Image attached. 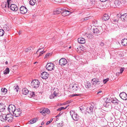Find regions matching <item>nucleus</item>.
Masks as SVG:
<instances>
[{
  "mask_svg": "<svg viewBox=\"0 0 127 127\" xmlns=\"http://www.w3.org/2000/svg\"><path fill=\"white\" fill-rule=\"evenodd\" d=\"M78 42L80 44H84L85 42V39L83 38H79L78 39Z\"/></svg>",
  "mask_w": 127,
  "mask_h": 127,
  "instance_id": "5701e85b",
  "label": "nucleus"
},
{
  "mask_svg": "<svg viewBox=\"0 0 127 127\" xmlns=\"http://www.w3.org/2000/svg\"><path fill=\"white\" fill-rule=\"evenodd\" d=\"M124 68H121L120 69V74L122 73L123 71H124Z\"/></svg>",
  "mask_w": 127,
  "mask_h": 127,
  "instance_id": "de8ad7c7",
  "label": "nucleus"
},
{
  "mask_svg": "<svg viewBox=\"0 0 127 127\" xmlns=\"http://www.w3.org/2000/svg\"><path fill=\"white\" fill-rule=\"evenodd\" d=\"M100 0L101 2H104L106 1L107 0Z\"/></svg>",
  "mask_w": 127,
  "mask_h": 127,
  "instance_id": "052dcab7",
  "label": "nucleus"
},
{
  "mask_svg": "<svg viewBox=\"0 0 127 127\" xmlns=\"http://www.w3.org/2000/svg\"><path fill=\"white\" fill-rule=\"evenodd\" d=\"M14 90L17 92H18L19 90V88H18V86H14Z\"/></svg>",
  "mask_w": 127,
  "mask_h": 127,
  "instance_id": "a19ab883",
  "label": "nucleus"
},
{
  "mask_svg": "<svg viewBox=\"0 0 127 127\" xmlns=\"http://www.w3.org/2000/svg\"><path fill=\"white\" fill-rule=\"evenodd\" d=\"M118 22V20L116 19H114L113 21V22L114 23H115L116 24V23H117Z\"/></svg>",
  "mask_w": 127,
  "mask_h": 127,
  "instance_id": "8fccbe9b",
  "label": "nucleus"
},
{
  "mask_svg": "<svg viewBox=\"0 0 127 127\" xmlns=\"http://www.w3.org/2000/svg\"><path fill=\"white\" fill-rule=\"evenodd\" d=\"M92 84L95 86L96 84L98 85L100 83V81L98 79L94 78L92 80Z\"/></svg>",
  "mask_w": 127,
  "mask_h": 127,
  "instance_id": "4468645a",
  "label": "nucleus"
},
{
  "mask_svg": "<svg viewBox=\"0 0 127 127\" xmlns=\"http://www.w3.org/2000/svg\"><path fill=\"white\" fill-rule=\"evenodd\" d=\"M72 101V100H69L67 101L66 102L67 103H71Z\"/></svg>",
  "mask_w": 127,
  "mask_h": 127,
  "instance_id": "6e6d98bb",
  "label": "nucleus"
},
{
  "mask_svg": "<svg viewBox=\"0 0 127 127\" xmlns=\"http://www.w3.org/2000/svg\"><path fill=\"white\" fill-rule=\"evenodd\" d=\"M91 86V84L89 82H87L85 84V86L87 88H90Z\"/></svg>",
  "mask_w": 127,
  "mask_h": 127,
  "instance_id": "473e14b6",
  "label": "nucleus"
},
{
  "mask_svg": "<svg viewBox=\"0 0 127 127\" xmlns=\"http://www.w3.org/2000/svg\"><path fill=\"white\" fill-rule=\"evenodd\" d=\"M59 9H60V11H61L62 12H62L63 11H64L65 9H64L63 8H59Z\"/></svg>",
  "mask_w": 127,
  "mask_h": 127,
  "instance_id": "864d4df0",
  "label": "nucleus"
},
{
  "mask_svg": "<svg viewBox=\"0 0 127 127\" xmlns=\"http://www.w3.org/2000/svg\"><path fill=\"white\" fill-rule=\"evenodd\" d=\"M4 31V30L5 31H8L9 30V28L7 25H4V26L3 28Z\"/></svg>",
  "mask_w": 127,
  "mask_h": 127,
  "instance_id": "c756f323",
  "label": "nucleus"
},
{
  "mask_svg": "<svg viewBox=\"0 0 127 127\" xmlns=\"http://www.w3.org/2000/svg\"><path fill=\"white\" fill-rule=\"evenodd\" d=\"M104 106L106 107L109 108L110 109L112 108V106L110 103H105L104 104Z\"/></svg>",
  "mask_w": 127,
  "mask_h": 127,
  "instance_id": "393cba45",
  "label": "nucleus"
},
{
  "mask_svg": "<svg viewBox=\"0 0 127 127\" xmlns=\"http://www.w3.org/2000/svg\"><path fill=\"white\" fill-rule=\"evenodd\" d=\"M9 72V68L7 67L6 68L5 70L4 71L3 73L4 74L6 75L8 74Z\"/></svg>",
  "mask_w": 127,
  "mask_h": 127,
  "instance_id": "2f4dec72",
  "label": "nucleus"
},
{
  "mask_svg": "<svg viewBox=\"0 0 127 127\" xmlns=\"http://www.w3.org/2000/svg\"><path fill=\"white\" fill-rule=\"evenodd\" d=\"M89 19V17H87L86 18H85L84 19H82V20L83 21H84L87 20H88Z\"/></svg>",
  "mask_w": 127,
  "mask_h": 127,
  "instance_id": "49530a36",
  "label": "nucleus"
},
{
  "mask_svg": "<svg viewBox=\"0 0 127 127\" xmlns=\"http://www.w3.org/2000/svg\"><path fill=\"white\" fill-rule=\"evenodd\" d=\"M41 76L43 79H46L48 77L49 74L48 73L44 72L41 74Z\"/></svg>",
  "mask_w": 127,
  "mask_h": 127,
  "instance_id": "dca6fc26",
  "label": "nucleus"
},
{
  "mask_svg": "<svg viewBox=\"0 0 127 127\" xmlns=\"http://www.w3.org/2000/svg\"><path fill=\"white\" fill-rule=\"evenodd\" d=\"M39 112L44 116H45L46 114H49L50 113L49 110L46 108L41 109L39 111Z\"/></svg>",
  "mask_w": 127,
  "mask_h": 127,
  "instance_id": "39448f33",
  "label": "nucleus"
},
{
  "mask_svg": "<svg viewBox=\"0 0 127 127\" xmlns=\"http://www.w3.org/2000/svg\"><path fill=\"white\" fill-rule=\"evenodd\" d=\"M51 122L50 121H47L46 124V125H49Z\"/></svg>",
  "mask_w": 127,
  "mask_h": 127,
  "instance_id": "5fc2aeb1",
  "label": "nucleus"
},
{
  "mask_svg": "<svg viewBox=\"0 0 127 127\" xmlns=\"http://www.w3.org/2000/svg\"><path fill=\"white\" fill-rule=\"evenodd\" d=\"M120 96L123 100H126L127 99V95L125 92L121 93L120 94Z\"/></svg>",
  "mask_w": 127,
  "mask_h": 127,
  "instance_id": "9b49d317",
  "label": "nucleus"
},
{
  "mask_svg": "<svg viewBox=\"0 0 127 127\" xmlns=\"http://www.w3.org/2000/svg\"><path fill=\"white\" fill-rule=\"evenodd\" d=\"M102 91H99L98 92H97V94H98L99 93H101L102 92Z\"/></svg>",
  "mask_w": 127,
  "mask_h": 127,
  "instance_id": "680f3d73",
  "label": "nucleus"
},
{
  "mask_svg": "<svg viewBox=\"0 0 127 127\" xmlns=\"http://www.w3.org/2000/svg\"><path fill=\"white\" fill-rule=\"evenodd\" d=\"M54 95L53 94H52L49 96V97L50 99H52L54 98Z\"/></svg>",
  "mask_w": 127,
  "mask_h": 127,
  "instance_id": "a18cd8bd",
  "label": "nucleus"
},
{
  "mask_svg": "<svg viewBox=\"0 0 127 127\" xmlns=\"http://www.w3.org/2000/svg\"><path fill=\"white\" fill-rule=\"evenodd\" d=\"M58 90L57 88H52L51 90V92L52 93H53V94L54 95V96H56L57 95V94H58Z\"/></svg>",
  "mask_w": 127,
  "mask_h": 127,
  "instance_id": "aec40b11",
  "label": "nucleus"
},
{
  "mask_svg": "<svg viewBox=\"0 0 127 127\" xmlns=\"http://www.w3.org/2000/svg\"><path fill=\"white\" fill-rule=\"evenodd\" d=\"M62 114V113H60L59 114L57 115L56 117L57 118L59 116H60V115H61Z\"/></svg>",
  "mask_w": 127,
  "mask_h": 127,
  "instance_id": "4d7b16f0",
  "label": "nucleus"
},
{
  "mask_svg": "<svg viewBox=\"0 0 127 127\" xmlns=\"http://www.w3.org/2000/svg\"><path fill=\"white\" fill-rule=\"evenodd\" d=\"M45 51H44L43 50H42L41 51H40V53L39 54L38 57H39L40 56H41L42 54L45 53Z\"/></svg>",
  "mask_w": 127,
  "mask_h": 127,
  "instance_id": "37998d69",
  "label": "nucleus"
},
{
  "mask_svg": "<svg viewBox=\"0 0 127 127\" xmlns=\"http://www.w3.org/2000/svg\"><path fill=\"white\" fill-rule=\"evenodd\" d=\"M4 32L3 29H0V36H2L4 35Z\"/></svg>",
  "mask_w": 127,
  "mask_h": 127,
  "instance_id": "e433bc0d",
  "label": "nucleus"
},
{
  "mask_svg": "<svg viewBox=\"0 0 127 127\" xmlns=\"http://www.w3.org/2000/svg\"><path fill=\"white\" fill-rule=\"evenodd\" d=\"M40 82L39 81L36 79L32 80L31 83V85L33 88H36L39 87Z\"/></svg>",
  "mask_w": 127,
  "mask_h": 127,
  "instance_id": "7ed1b4c3",
  "label": "nucleus"
},
{
  "mask_svg": "<svg viewBox=\"0 0 127 127\" xmlns=\"http://www.w3.org/2000/svg\"><path fill=\"white\" fill-rule=\"evenodd\" d=\"M46 69L48 71H52L54 68V65L52 63H48L46 66Z\"/></svg>",
  "mask_w": 127,
  "mask_h": 127,
  "instance_id": "20e7f679",
  "label": "nucleus"
},
{
  "mask_svg": "<svg viewBox=\"0 0 127 127\" xmlns=\"http://www.w3.org/2000/svg\"><path fill=\"white\" fill-rule=\"evenodd\" d=\"M109 16L108 14H104L102 18V19L104 21L108 20L109 19Z\"/></svg>",
  "mask_w": 127,
  "mask_h": 127,
  "instance_id": "a878e982",
  "label": "nucleus"
},
{
  "mask_svg": "<svg viewBox=\"0 0 127 127\" xmlns=\"http://www.w3.org/2000/svg\"><path fill=\"white\" fill-rule=\"evenodd\" d=\"M11 0H7V3H6L5 4H3L2 5V7L4 8V10H5L6 9H4L5 8H9V2Z\"/></svg>",
  "mask_w": 127,
  "mask_h": 127,
  "instance_id": "2eb2a0df",
  "label": "nucleus"
},
{
  "mask_svg": "<svg viewBox=\"0 0 127 127\" xmlns=\"http://www.w3.org/2000/svg\"><path fill=\"white\" fill-rule=\"evenodd\" d=\"M69 88L73 92L79 93L78 94L72 95V96L81 95V94L85 92V90L82 87L80 89V88L79 87L78 85L76 84H74L73 85H70Z\"/></svg>",
  "mask_w": 127,
  "mask_h": 127,
  "instance_id": "f257e3e1",
  "label": "nucleus"
},
{
  "mask_svg": "<svg viewBox=\"0 0 127 127\" xmlns=\"http://www.w3.org/2000/svg\"><path fill=\"white\" fill-rule=\"evenodd\" d=\"M20 13L23 14L26 13L27 11V9L24 6H22L20 8Z\"/></svg>",
  "mask_w": 127,
  "mask_h": 127,
  "instance_id": "f8f14e48",
  "label": "nucleus"
},
{
  "mask_svg": "<svg viewBox=\"0 0 127 127\" xmlns=\"http://www.w3.org/2000/svg\"><path fill=\"white\" fill-rule=\"evenodd\" d=\"M94 108V106L92 105L90 106L87 107H86V112L90 114H92L93 112Z\"/></svg>",
  "mask_w": 127,
  "mask_h": 127,
  "instance_id": "6e6552de",
  "label": "nucleus"
},
{
  "mask_svg": "<svg viewBox=\"0 0 127 127\" xmlns=\"http://www.w3.org/2000/svg\"><path fill=\"white\" fill-rule=\"evenodd\" d=\"M32 95H34V92H32Z\"/></svg>",
  "mask_w": 127,
  "mask_h": 127,
  "instance_id": "774afa93",
  "label": "nucleus"
},
{
  "mask_svg": "<svg viewBox=\"0 0 127 127\" xmlns=\"http://www.w3.org/2000/svg\"><path fill=\"white\" fill-rule=\"evenodd\" d=\"M51 54L50 53H48L46 54L45 56V58H47L49 56V55H50Z\"/></svg>",
  "mask_w": 127,
  "mask_h": 127,
  "instance_id": "603ef678",
  "label": "nucleus"
},
{
  "mask_svg": "<svg viewBox=\"0 0 127 127\" xmlns=\"http://www.w3.org/2000/svg\"><path fill=\"white\" fill-rule=\"evenodd\" d=\"M105 99H106L105 103H110V102L111 101V99L110 98L108 97H106L105 98Z\"/></svg>",
  "mask_w": 127,
  "mask_h": 127,
  "instance_id": "f704fd0d",
  "label": "nucleus"
},
{
  "mask_svg": "<svg viewBox=\"0 0 127 127\" xmlns=\"http://www.w3.org/2000/svg\"><path fill=\"white\" fill-rule=\"evenodd\" d=\"M78 43L76 45V47L75 48L76 49V50L78 52V51L80 50V47L79 46H78Z\"/></svg>",
  "mask_w": 127,
  "mask_h": 127,
  "instance_id": "c9c22d12",
  "label": "nucleus"
},
{
  "mask_svg": "<svg viewBox=\"0 0 127 127\" xmlns=\"http://www.w3.org/2000/svg\"><path fill=\"white\" fill-rule=\"evenodd\" d=\"M62 11H60V9H57L54 10L53 12L54 14H59Z\"/></svg>",
  "mask_w": 127,
  "mask_h": 127,
  "instance_id": "7c9ffc66",
  "label": "nucleus"
},
{
  "mask_svg": "<svg viewBox=\"0 0 127 127\" xmlns=\"http://www.w3.org/2000/svg\"><path fill=\"white\" fill-rule=\"evenodd\" d=\"M21 110L20 108H18L15 110L13 112L14 116L17 117L20 116L21 114Z\"/></svg>",
  "mask_w": 127,
  "mask_h": 127,
  "instance_id": "423d86ee",
  "label": "nucleus"
},
{
  "mask_svg": "<svg viewBox=\"0 0 127 127\" xmlns=\"http://www.w3.org/2000/svg\"><path fill=\"white\" fill-rule=\"evenodd\" d=\"M123 1L124 3H126L127 2V0H123Z\"/></svg>",
  "mask_w": 127,
  "mask_h": 127,
  "instance_id": "13d9d810",
  "label": "nucleus"
},
{
  "mask_svg": "<svg viewBox=\"0 0 127 127\" xmlns=\"http://www.w3.org/2000/svg\"><path fill=\"white\" fill-rule=\"evenodd\" d=\"M95 0H91L90 2V3L92 5L94 4V2Z\"/></svg>",
  "mask_w": 127,
  "mask_h": 127,
  "instance_id": "09e8293b",
  "label": "nucleus"
},
{
  "mask_svg": "<svg viewBox=\"0 0 127 127\" xmlns=\"http://www.w3.org/2000/svg\"><path fill=\"white\" fill-rule=\"evenodd\" d=\"M38 119V118L37 117H35L33 119L30 120L29 122V124H32L35 123L37 121Z\"/></svg>",
  "mask_w": 127,
  "mask_h": 127,
  "instance_id": "b1692460",
  "label": "nucleus"
},
{
  "mask_svg": "<svg viewBox=\"0 0 127 127\" xmlns=\"http://www.w3.org/2000/svg\"><path fill=\"white\" fill-rule=\"evenodd\" d=\"M109 80V79L108 78L104 79L103 81V83L104 84H105Z\"/></svg>",
  "mask_w": 127,
  "mask_h": 127,
  "instance_id": "c03bdc74",
  "label": "nucleus"
},
{
  "mask_svg": "<svg viewBox=\"0 0 127 127\" xmlns=\"http://www.w3.org/2000/svg\"><path fill=\"white\" fill-rule=\"evenodd\" d=\"M22 93L24 95H26L28 93V91L27 89L24 88L22 90Z\"/></svg>",
  "mask_w": 127,
  "mask_h": 127,
  "instance_id": "cd10ccee",
  "label": "nucleus"
},
{
  "mask_svg": "<svg viewBox=\"0 0 127 127\" xmlns=\"http://www.w3.org/2000/svg\"><path fill=\"white\" fill-rule=\"evenodd\" d=\"M93 30V33L95 35H97L100 33V31L98 29V28L96 27L94 28Z\"/></svg>",
  "mask_w": 127,
  "mask_h": 127,
  "instance_id": "f3484780",
  "label": "nucleus"
},
{
  "mask_svg": "<svg viewBox=\"0 0 127 127\" xmlns=\"http://www.w3.org/2000/svg\"><path fill=\"white\" fill-rule=\"evenodd\" d=\"M44 124V122H42L41 123V125H43Z\"/></svg>",
  "mask_w": 127,
  "mask_h": 127,
  "instance_id": "69168bd1",
  "label": "nucleus"
},
{
  "mask_svg": "<svg viewBox=\"0 0 127 127\" xmlns=\"http://www.w3.org/2000/svg\"><path fill=\"white\" fill-rule=\"evenodd\" d=\"M43 49V48H39V49L38 50H37V51L36 53H37V52H38L39 51V50H40L41 49Z\"/></svg>",
  "mask_w": 127,
  "mask_h": 127,
  "instance_id": "bf43d9fd",
  "label": "nucleus"
},
{
  "mask_svg": "<svg viewBox=\"0 0 127 127\" xmlns=\"http://www.w3.org/2000/svg\"><path fill=\"white\" fill-rule=\"evenodd\" d=\"M32 48L33 49V48L32 47H29L28 48L26 49L25 50V51L26 52H29L31 50Z\"/></svg>",
  "mask_w": 127,
  "mask_h": 127,
  "instance_id": "58836bf2",
  "label": "nucleus"
},
{
  "mask_svg": "<svg viewBox=\"0 0 127 127\" xmlns=\"http://www.w3.org/2000/svg\"><path fill=\"white\" fill-rule=\"evenodd\" d=\"M111 102L116 105H117L120 103V101L115 98H111Z\"/></svg>",
  "mask_w": 127,
  "mask_h": 127,
  "instance_id": "ddd939ff",
  "label": "nucleus"
},
{
  "mask_svg": "<svg viewBox=\"0 0 127 127\" xmlns=\"http://www.w3.org/2000/svg\"><path fill=\"white\" fill-rule=\"evenodd\" d=\"M117 16L120 18L123 21H127V14L125 13L121 15L119 14H117Z\"/></svg>",
  "mask_w": 127,
  "mask_h": 127,
  "instance_id": "0eeeda50",
  "label": "nucleus"
},
{
  "mask_svg": "<svg viewBox=\"0 0 127 127\" xmlns=\"http://www.w3.org/2000/svg\"><path fill=\"white\" fill-rule=\"evenodd\" d=\"M70 115L73 119L75 121H78L79 119V117L78 115L73 110H71L70 112Z\"/></svg>",
  "mask_w": 127,
  "mask_h": 127,
  "instance_id": "f03ea898",
  "label": "nucleus"
},
{
  "mask_svg": "<svg viewBox=\"0 0 127 127\" xmlns=\"http://www.w3.org/2000/svg\"><path fill=\"white\" fill-rule=\"evenodd\" d=\"M100 45L102 46H103L104 45V44L102 42H101L100 43Z\"/></svg>",
  "mask_w": 127,
  "mask_h": 127,
  "instance_id": "e2e57ef3",
  "label": "nucleus"
},
{
  "mask_svg": "<svg viewBox=\"0 0 127 127\" xmlns=\"http://www.w3.org/2000/svg\"><path fill=\"white\" fill-rule=\"evenodd\" d=\"M86 36L88 38H91L93 37V36L91 34H86Z\"/></svg>",
  "mask_w": 127,
  "mask_h": 127,
  "instance_id": "4c0bfd02",
  "label": "nucleus"
},
{
  "mask_svg": "<svg viewBox=\"0 0 127 127\" xmlns=\"http://www.w3.org/2000/svg\"><path fill=\"white\" fill-rule=\"evenodd\" d=\"M70 13L69 11L65 10L61 13V14L62 16H65L69 15Z\"/></svg>",
  "mask_w": 127,
  "mask_h": 127,
  "instance_id": "4be33fe9",
  "label": "nucleus"
},
{
  "mask_svg": "<svg viewBox=\"0 0 127 127\" xmlns=\"http://www.w3.org/2000/svg\"><path fill=\"white\" fill-rule=\"evenodd\" d=\"M7 109L9 112L11 113L12 112L13 113L15 110L16 109V108L14 105H9Z\"/></svg>",
  "mask_w": 127,
  "mask_h": 127,
  "instance_id": "9d476101",
  "label": "nucleus"
},
{
  "mask_svg": "<svg viewBox=\"0 0 127 127\" xmlns=\"http://www.w3.org/2000/svg\"><path fill=\"white\" fill-rule=\"evenodd\" d=\"M67 107V106H66L65 108H64V107H61L59 108L58 109H57V111H60L62 110L66 109V108Z\"/></svg>",
  "mask_w": 127,
  "mask_h": 127,
  "instance_id": "ea45409f",
  "label": "nucleus"
},
{
  "mask_svg": "<svg viewBox=\"0 0 127 127\" xmlns=\"http://www.w3.org/2000/svg\"><path fill=\"white\" fill-rule=\"evenodd\" d=\"M67 63V60L64 58H61L59 61V64L62 66H64Z\"/></svg>",
  "mask_w": 127,
  "mask_h": 127,
  "instance_id": "1a4fd4ad",
  "label": "nucleus"
},
{
  "mask_svg": "<svg viewBox=\"0 0 127 127\" xmlns=\"http://www.w3.org/2000/svg\"><path fill=\"white\" fill-rule=\"evenodd\" d=\"M1 92H3V93H6L7 92V90L5 88H4L3 89L2 88L1 89Z\"/></svg>",
  "mask_w": 127,
  "mask_h": 127,
  "instance_id": "79ce46f5",
  "label": "nucleus"
},
{
  "mask_svg": "<svg viewBox=\"0 0 127 127\" xmlns=\"http://www.w3.org/2000/svg\"><path fill=\"white\" fill-rule=\"evenodd\" d=\"M7 115L5 114H1L0 116V120L2 121H5L6 120Z\"/></svg>",
  "mask_w": 127,
  "mask_h": 127,
  "instance_id": "6ab92c4d",
  "label": "nucleus"
},
{
  "mask_svg": "<svg viewBox=\"0 0 127 127\" xmlns=\"http://www.w3.org/2000/svg\"><path fill=\"white\" fill-rule=\"evenodd\" d=\"M114 3L116 6H119L121 3V2L119 0H115Z\"/></svg>",
  "mask_w": 127,
  "mask_h": 127,
  "instance_id": "c85d7f7f",
  "label": "nucleus"
},
{
  "mask_svg": "<svg viewBox=\"0 0 127 127\" xmlns=\"http://www.w3.org/2000/svg\"><path fill=\"white\" fill-rule=\"evenodd\" d=\"M84 13V12L83 11H80L78 14L79 15H80L83 14Z\"/></svg>",
  "mask_w": 127,
  "mask_h": 127,
  "instance_id": "3c124183",
  "label": "nucleus"
},
{
  "mask_svg": "<svg viewBox=\"0 0 127 127\" xmlns=\"http://www.w3.org/2000/svg\"><path fill=\"white\" fill-rule=\"evenodd\" d=\"M11 9L14 11H17L18 9V8L16 5L14 4H12L10 6Z\"/></svg>",
  "mask_w": 127,
  "mask_h": 127,
  "instance_id": "412c9836",
  "label": "nucleus"
},
{
  "mask_svg": "<svg viewBox=\"0 0 127 127\" xmlns=\"http://www.w3.org/2000/svg\"><path fill=\"white\" fill-rule=\"evenodd\" d=\"M36 3L35 0H30L29 1L30 4L32 5H33Z\"/></svg>",
  "mask_w": 127,
  "mask_h": 127,
  "instance_id": "72a5a7b5",
  "label": "nucleus"
},
{
  "mask_svg": "<svg viewBox=\"0 0 127 127\" xmlns=\"http://www.w3.org/2000/svg\"><path fill=\"white\" fill-rule=\"evenodd\" d=\"M6 117V120L9 122L12 121L13 120V116L10 114H8L7 115Z\"/></svg>",
  "mask_w": 127,
  "mask_h": 127,
  "instance_id": "a211bd4d",
  "label": "nucleus"
},
{
  "mask_svg": "<svg viewBox=\"0 0 127 127\" xmlns=\"http://www.w3.org/2000/svg\"><path fill=\"white\" fill-rule=\"evenodd\" d=\"M122 43L124 46H126L127 45V39L125 38L122 41Z\"/></svg>",
  "mask_w": 127,
  "mask_h": 127,
  "instance_id": "bb28decb",
  "label": "nucleus"
},
{
  "mask_svg": "<svg viewBox=\"0 0 127 127\" xmlns=\"http://www.w3.org/2000/svg\"><path fill=\"white\" fill-rule=\"evenodd\" d=\"M53 118H52L50 120V122H51L52 121H53Z\"/></svg>",
  "mask_w": 127,
  "mask_h": 127,
  "instance_id": "338daca9",
  "label": "nucleus"
},
{
  "mask_svg": "<svg viewBox=\"0 0 127 127\" xmlns=\"http://www.w3.org/2000/svg\"><path fill=\"white\" fill-rule=\"evenodd\" d=\"M22 33V31H20L19 32V35L21 33Z\"/></svg>",
  "mask_w": 127,
  "mask_h": 127,
  "instance_id": "0e129e2a",
  "label": "nucleus"
}]
</instances>
